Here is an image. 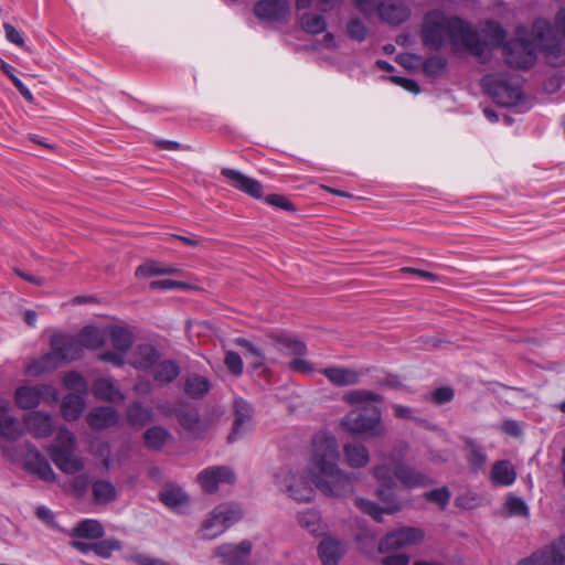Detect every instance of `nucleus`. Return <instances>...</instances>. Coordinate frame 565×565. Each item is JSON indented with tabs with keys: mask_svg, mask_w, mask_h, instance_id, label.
<instances>
[{
	"mask_svg": "<svg viewBox=\"0 0 565 565\" xmlns=\"http://www.w3.org/2000/svg\"><path fill=\"white\" fill-rule=\"evenodd\" d=\"M118 418V413L113 407L98 406L87 414L86 422L92 429L100 430L115 426Z\"/></svg>",
	"mask_w": 565,
	"mask_h": 565,
	"instance_id": "obj_22",
	"label": "nucleus"
},
{
	"mask_svg": "<svg viewBox=\"0 0 565 565\" xmlns=\"http://www.w3.org/2000/svg\"><path fill=\"white\" fill-rule=\"evenodd\" d=\"M211 388L210 381L201 375H191L185 380L184 383V393L192 398H201Z\"/></svg>",
	"mask_w": 565,
	"mask_h": 565,
	"instance_id": "obj_43",
	"label": "nucleus"
},
{
	"mask_svg": "<svg viewBox=\"0 0 565 565\" xmlns=\"http://www.w3.org/2000/svg\"><path fill=\"white\" fill-rule=\"evenodd\" d=\"M198 481L206 493H214L218 483H234L235 475L233 470L225 466H213L202 470L198 475Z\"/></svg>",
	"mask_w": 565,
	"mask_h": 565,
	"instance_id": "obj_14",
	"label": "nucleus"
},
{
	"mask_svg": "<svg viewBox=\"0 0 565 565\" xmlns=\"http://www.w3.org/2000/svg\"><path fill=\"white\" fill-rule=\"evenodd\" d=\"M93 393L96 398L107 402H120L124 395L108 379H97L93 384Z\"/></svg>",
	"mask_w": 565,
	"mask_h": 565,
	"instance_id": "obj_34",
	"label": "nucleus"
},
{
	"mask_svg": "<svg viewBox=\"0 0 565 565\" xmlns=\"http://www.w3.org/2000/svg\"><path fill=\"white\" fill-rule=\"evenodd\" d=\"M104 526L98 520L85 519L78 522L70 535L78 539L98 540L104 536Z\"/></svg>",
	"mask_w": 565,
	"mask_h": 565,
	"instance_id": "obj_29",
	"label": "nucleus"
},
{
	"mask_svg": "<svg viewBox=\"0 0 565 565\" xmlns=\"http://www.w3.org/2000/svg\"><path fill=\"white\" fill-rule=\"evenodd\" d=\"M273 339L280 347L281 351L294 358L305 356L308 352L306 343L298 338L280 333L274 335Z\"/></svg>",
	"mask_w": 565,
	"mask_h": 565,
	"instance_id": "obj_36",
	"label": "nucleus"
},
{
	"mask_svg": "<svg viewBox=\"0 0 565 565\" xmlns=\"http://www.w3.org/2000/svg\"><path fill=\"white\" fill-rule=\"evenodd\" d=\"M160 501L170 509H177L189 502V497L179 487L168 486L159 494Z\"/></svg>",
	"mask_w": 565,
	"mask_h": 565,
	"instance_id": "obj_40",
	"label": "nucleus"
},
{
	"mask_svg": "<svg viewBox=\"0 0 565 565\" xmlns=\"http://www.w3.org/2000/svg\"><path fill=\"white\" fill-rule=\"evenodd\" d=\"M76 438L66 428H60L54 443L46 449L54 465L65 473H76L84 468L83 461L74 456Z\"/></svg>",
	"mask_w": 565,
	"mask_h": 565,
	"instance_id": "obj_4",
	"label": "nucleus"
},
{
	"mask_svg": "<svg viewBox=\"0 0 565 565\" xmlns=\"http://www.w3.org/2000/svg\"><path fill=\"white\" fill-rule=\"evenodd\" d=\"M344 550L341 542L323 539L318 546V554L323 565H337Z\"/></svg>",
	"mask_w": 565,
	"mask_h": 565,
	"instance_id": "obj_30",
	"label": "nucleus"
},
{
	"mask_svg": "<svg viewBox=\"0 0 565 565\" xmlns=\"http://www.w3.org/2000/svg\"><path fill=\"white\" fill-rule=\"evenodd\" d=\"M150 288L152 290L188 289L189 285L183 281H178V280L166 278V279L152 280L150 282Z\"/></svg>",
	"mask_w": 565,
	"mask_h": 565,
	"instance_id": "obj_63",
	"label": "nucleus"
},
{
	"mask_svg": "<svg viewBox=\"0 0 565 565\" xmlns=\"http://www.w3.org/2000/svg\"><path fill=\"white\" fill-rule=\"evenodd\" d=\"M42 399L55 402L57 399V391L47 384L34 386H20L15 390L14 402L21 409H33L38 407Z\"/></svg>",
	"mask_w": 565,
	"mask_h": 565,
	"instance_id": "obj_8",
	"label": "nucleus"
},
{
	"mask_svg": "<svg viewBox=\"0 0 565 565\" xmlns=\"http://www.w3.org/2000/svg\"><path fill=\"white\" fill-rule=\"evenodd\" d=\"M565 564V535L554 541L548 548L533 553L529 558L522 559L519 565H564Z\"/></svg>",
	"mask_w": 565,
	"mask_h": 565,
	"instance_id": "obj_12",
	"label": "nucleus"
},
{
	"mask_svg": "<svg viewBox=\"0 0 565 565\" xmlns=\"http://www.w3.org/2000/svg\"><path fill=\"white\" fill-rule=\"evenodd\" d=\"M383 396L369 390H352L343 394L342 401L349 405H363L371 402L382 403Z\"/></svg>",
	"mask_w": 565,
	"mask_h": 565,
	"instance_id": "obj_41",
	"label": "nucleus"
},
{
	"mask_svg": "<svg viewBox=\"0 0 565 565\" xmlns=\"http://www.w3.org/2000/svg\"><path fill=\"white\" fill-rule=\"evenodd\" d=\"M341 426L348 433L365 437H383L386 434L382 411L374 405L350 411L341 419Z\"/></svg>",
	"mask_w": 565,
	"mask_h": 565,
	"instance_id": "obj_3",
	"label": "nucleus"
},
{
	"mask_svg": "<svg viewBox=\"0 0 565 565\" xmlns=\"http://www.w3.org/2000/svg\"><path fill=\"white\" fill-rule=\"evenodd\" d=\"M338 441L327 431L317 433L311 440V480L296 478L290 471L282 470L276 476L279 484L297 501H310L313 497L311 482L326 495L343 498L353 493L352 478L338 468Z\"/></svg>",
	"mask_w": 565,
	"mask_h": 565,
	"instance_id": "obj_1",
	"label": "nucleus"
},
{
	"mask_svg": "<svg viewBox=\"0 0 565 565\" xmlns=\"http://www.w3.org/2000/svg\"><path fill=\"white\" fill-rule=\"evenodd\" d=\"M381 3L383 0H353L355 9L366 18L376 13Z\"/></svg>",
	"mask_w": 565,
	"mask_h": 565,
	"instance_id": "obj_62",
	"label": "nucleus"
},
{
	"mask_svg": "<svg viewBox=\"0 0 565 565\" xmlns=\"http://www.w3.org/2000/svg\"><path fill=\"white\" fill-rule=\"evenodd\" d=\"M289 12L287 0H260L254 6V13L260 20L280 21Z\"/></svg>",
	"mask_w": 565,
	"mask_h": 565,
	"instance_id": "obj_20",
	"label": "nucleus"
},
{
	"mask_svg": "<svg viewBox=\"0 0 565 565\" xmlns=\"http://www.w3.org/2000/svg\"><path fill=\"white\" fill-rule=\"evenodd\" d=\"M93 499L98 504H107L117 498L115 486L107 480H96L92 484Z\"/></svg>",
	"mask_w": 565,
	"mask_h": 565,
	"instance_id": "obj_39",
	"label": "nucleus"
},
{
	"mask_svg": "<svg viewBox=\"0 0 565 565\" xmlns=\"http://www.w3.org/2000/svg\"><path fill=\"white\" fill-rule=\"evenodd\" d=\"M482 86L492 99L500 106L513 107L523 99V89L518 78L505 75L487 74Z\"/></svg>",
	"mask_w": 565,
	"mask_h": 565,
	"instance_id": "obj_5",
	"label": "nucleus"
},
{
	"mask_svg": "<svg viewBox=\"0 0 565 565\" xmlns=\"http://www.w3.org/2000/svg\"><path fill=\"white\" fill-rule=\"evenodd\" d=\"M454 398V390L448 386L438 387L431 393V401L437 405L449 403Z\"/></svg>",
	"mask_w": 565,
	"mask_h": 565,
	"instance_id": "obj_64",
	"label": "nucleus"
},
{
	"mask_svg": "<svg viewBox=\"0 0 565 565\" xmlns=\"http://www.w3.org/2000/svg\"><path fill=\"white\" fill-rule=\"evenodd\" d=\"M62 361L55 350H50L47 353L41 355L39 359L33 360L28 366L26 372L32 376H39L44 373H50L62 365Z\"/></svg>",
	"mask_w": 565,
	"mask_h": 565,
	"instance_id": "obj_24",
	"label": "nucleus"
},
{
	"mask_svg": "<svg viewBox=\"0 0 565 565\" xmlns=\"http://www.w3.org/2000/svg\"><path fill=\"white\" fill-rule=\"evenodd\" d=\"M347 463L352 468L365 467L370 460L369 450L361 444H347L343 447Z\"/></svg>",
	"mask_w": 565,
	"mask_h": 565,
	"instance_id": "obj_35",
	"label": "nucleus"
},
{
	"mask_svg": "<svg viewBox=\"0 0 565 565\" xmlns=\"http://www.w3.org/2000/svg\"><path fill=\"white\" fill-rule=\"evenodd\" d=\"M367 370H353L343 366L326 367L321 373L335 386H351L361 382Z\"/></svg>",
	"mask_w": 565,
	"mask_h": 565,
	"instance_id": "obj_19",
	"label": "nucleus"
},
{
	"mask_svg": "<svg viewBox=\"0 0 565 565\" xmlns=\"http://www.w3.org/2000/svg\"><path fill=\"white\" fill-rule=\"evenodd\" d=\"M105 332L106 337L109 338L111 345L117 351L127 353L131 348L134 335L127 327L111 324L105 329Z\"/></svg>",
	"mask_w": 565,
	"mask_h": 565,
	"instance_id": "obj_26",
	"label": "nucleus"
},
{
	"mask_svg": "<svg viewBox=\"0 0 565 565\" xmlns=\"http://www.w3.org/2000/svg\"><path fill=\"white\" fill-rule=\"evenodd\" d=\"M160 358L159 351L151 344H139L132 356V366L140 371L152 369Z\"/></svg>",
	"mask_w": 565,
	"mask_h": 565,
	"instance_id": "obj_25",
	"label": "nucleus"
},
{
	"mask_svg": "<svg viewBox=\"0 0 565 565\" xmlns=\"http://www.w3.org/2000/svg\"><path fill=\"white\" fill-rule=\"evenodd\" d=\"M408 450L404 441L396 444L388 459L393 463L395 479L407 489L425 488L435 483L434 479L426 472L403 462Z\"/></svg>",
	"mask_w": 565,
	"mask_h": 565,
	"instance_id": "obj_6",
	"label": "nucleus"
},
{
	"mask_svg": "<svg viewBox=\"0 0 565 565\" xmlns=\"http://www.w3.org/2000/svg\"><path fill=\"white\" fill-rule=\"evenodd\" d=\"M63 385L67 390L73 391V394L77 395H86L88 391L87 381L76 371L65 373L63 377Z\"/></svg>",
	"mask_w": 565,
	"mask_h": 565,
	"instance_id": "obj_47",
	"label": "nucleus"
},
{
	"mask_svg": "<svg viewBox=\"0 0 565 565\" xmlns=\"http://www.w3.org/2000/svg\"><path fill=\"white\" fill-rule=\"evenodd\" d=\"M224 364L228 372L238 377L244 372V364L241 355L235 351H227L224 358Z\"/></svg>",
	"mask_w": 565,
	"mask_h": 565,
	"instance_id": "obj_59",
	"label": "nucleus"
},
{
	"mask_svg": "<svg viewBox=\"0 0 565 565\" xmlns=\"http://www.w3.org/2000/svg\"><path fill=\"white\" fill-rule=\"evenodd\" d=\"M179 271L180 270L172 265H161L156 262H150L138 266L136 269V276L151 277L154 275H171Z\"/></svg>",
	"mask_w": 565,
	"mask_h": 565,
	"instance_id": "obj_46",
	"label": "nucleus"
},
{
	"mask_svg": "<svg viewBox=\"0 0 565 565\" xmlns=\"http://www.w3.org/2000/svg\"><path fill=\"white\" fill-rule=\"evenodd\" d=\"M446 38L456 51L468 52L479 60L488 47V42L462 18L445 17L439 13L427 17L422 29L423 44L438 51L444 46Z\"/></svg>",
	"mask_w": 565,
	"mask_h": 565,
	"instance_id": "obj_2",
	"label": "nucleus"
},
{
	"mask_svg": "<svg viewBox=\"0 0 565 565\" xmlns=\"http://www.w3.org/2000/svg\"><path fill=\"white\" fill-rule=\"evenodd\" d=\"M227 525L223 524L222 516L215 518V509L211 512V515L207 520L202 524L201 531L203 536L206 539H214L217 535L222 534Z\"/></svg>",
	"mask_w": 565,
	"mask_h": 565,
	"instance_id": "obj_51",
	"label": "nucleus"
},
{
	"mask_svg": "<svg viewBox=\"0 0 565 565\" xmlns=\"http://www.w3.org/2000/svg\"><path fill=\"white\" fill-rule=\"evenodd\" d=\"M447 66V61L441 56H430L423 63V71L429 77H437L443 74Z\"/></svg>",
	"mask_w": 565,
	"mask_h": 565,
	"instance_id": "obj_55",
	"label": "nucleus"
},
{
	"mask_svg": "<svg viewBox=\"0 0 565 565\" xmlns=\"http://www.w3.org/2000/svg\"><path fill=\"white\" fill-rule=\"evenodd\" d=\"M252 543L242 541L238 544H223L217 547L216 556L222 565H250Z\"/></svg>",
	"mask_w": 565,
	"mask_h": 565,
	"instance_id": "obj_15",
	"label": "nucleus"
},
{
	"mask_svg": "<svg viewBox=\"0 0 565 565\" xmlns=\"http://www.w3.org/2000/svg\"><path fill=\"white\" fill-rule=\"evenodd\" d=\"M425 499L430 502L437 503L441 509H445L450 500V491L447 487H441L425 493Z\"/></svg>",
	"mask_w": 565,
	"mask_h": 565,
	"instance_id": "obj_61",
	"label": "nucleus"
},
{
	"mask_svg": "<svg viewBox=\"0 0 565 565\" xmlns=\"http://www.w3.org/2000/svg\"><path fill=\"white\" fill-rule=\"evenodd\" d=\"M23 422L24 430L36 439L47 438L54 431L52 416L44 412H31L24 416Z\"/></svg>",
	"mask_w": 565,
	"mask_h": 565,
	"instance_id": "obj_17",
	"label": "nucleus"
},
{
	"mask_svg": "<svg viewBox=\"0 0 565 565\" xmlns=\"http://www.w3.org/2000/svg\"><path fill=\"white\" fill-rule=\"evenodd\" d=\"M264 201L267 204H269L270 206L276 207L278 210H282V211H287V212H291V213L297 211L295 204L289 200L288 196H286L284 194H277V193L267 194V195H265Z\"/></svg>",
	"mask_w": 565,
	"mask_h": 565,
	"instance_id": "obj_57",
	"label": "nucleus"
},
{
	"mask_svg": "<svg viewBox=\"0 0 565 565\" xmlns=\"http://www.w3.org/2000/svg\"><path fill=\"white\" fill-rule=\"evenodd\" d=\"M32 448V457L26 460L25 469L30 473L36 475L43 481L54 482L56 476L50 462L34 446Z\"/></svg>",
	"mask_w": 565,
	"mask_h": 565,
	"instance_id": "obj_23",
	"label": "nucleus"
},
{
	"mask_svg": "<svg viewBox=\"0 0 565 565\" xmlns=\"http://www.w3.org/2000/svg\"><path fill=\"white\" fill-rule=\"evenodd\" d=\"M121 544L116 539L103 540L94 543V553L100 557L108 558L115 551H119Z\"/></svg>",
	"mask_w": 565,
	"mask_h": 565,
	"instance_id": "obj_58",
	"label": "nucleus"
},
{
	"mask_svg": "<svg viewBox=\"0 0 565 565\" xmlns=\"http://www.w3.org/2000/svg\"><path fill=\"white\" fill-rule=\"evenodd\" d=\"M505 63L516 70H530L536 62L533 44L527 39H512L503 45Z\"/></svg>",
	"mask_w": 565,
	"mask_h": 565,
	"instance_id": "obj_7",
	"label": "nucleus"
},
{
	"mask_svg": "<svg viewBox=\"0 0 565 565\" xmlns=\"http://www.w3.org/2000/svg\"><path fill=\"white\" fill-rule=\"evenodd\" d=\"M180 374V366L173 360H163L157 362L152 367V376L159 385H168L172 383Z\"/></svg>",
	"mask_w": 565,
	"mask_h": 565,
	"instance_id": "obj_28",
	"label": "nucleus"
},
{
	"mask_svg": "<svg viewBox=\"0 0 565 565\" xmlns=\"http://www.w3.org/2000/svg\"><path fill=\"white\" fill-rule=\"evenodd\" d=\"M227 525L223 524L222 516L215 518V509L211 512V515L207 520L202 524L201 531L203 536L206 539H214L217 535L222 534Z\"/></svg>",
	"mask_w": 565,
	"mask_h": 565,
	"instance_id": "obj_52",
	"label": "nucleus"
},
{
	"mask_svg": "<svg viewBox=\"0 0 565 565\" xmlns=\"http://www.w3.org/2000/svg\"><path fill=\"white\" fill-rule=\"evenodd\" d=\"M221 174L226 178L235 189L256 200H264V186L256 179L249 178L238 170L230 168H223Z\"/></svg>",
	"mask_w": 565,
	"mask_h": 565,
	"instance_id": "obj_16",
	"label": "nucleus"
},
{
	"mask_svg": "<svg viewBox=\"0 0 565 565\" xmlns=\"http://www.w3.org/2000/svg\"><path fill=\"white\" fill-rule=\"evenodd\" d=\"M298 523L312 535H318L321 530L320 515L315 510H307L298 514Z\"/></svg>",
	"mask_w": 565,
	"mask_h": 565,
	"instance_id": "obj_50",
	"label": "nucleus"
},
{
	"mask_svg": "<svg viewBox=\"0 0 565 565\" xmlns=\"http://www.w3.org/2000/svg\"><path fill=\"white\" fill-rule=\"evenodd\" d=\"M505 508L511 515L527 516L529 508L525 501L515 495H509L505 501Z\"/></svg>",
	"mask_w": 565,
	"mask_h": 565,
	"instance_id": "obj_60",
	"label": "nucleus"
},
{
	"mask_svg": "<svg viewBox=\"0 0 565 565\" xmlns=\"http://www.w3.org/2000/svg\"><path fill=\"white\" fill-rule=\"evenodd\" d=\"M380 20L392 26H397L407 21L411 11L407 6L402 2H385L380 4L376 12Z\"/></svg>",
	"mask_w": 565,
	"mask_h": 565,
	"instance_id": "obj_21",
	"label": "nucleus"
},
{
	"mask_svg": "<svg viewBox=\"0 0 565 565\" xmlns=\"http://www.w3.org/2000/svg\"><path fill=\"white\" fill-rule=\"evenodd\" d=\"M532 31L534 39L540 43L542 52L546 57H554L564 61L565 53L561 43L553 35V28L550 21L536 19L533 22Z\"/></svg>",
	"mask_w": 565,
	"mask_h": 565,
	"instance_id": "obj_9",
	"label": "nucleus"
},
{
	"mask_svg": "<svg viewBox=\"0 0 565 565\" xmlns=\"http://www.w3.org/2000/svg\"><path fill=\"white\" fill-rule=\"evenodd\" d=\"M50 349L55 350L63 364L79 360L84 354L78 338L64 333H55L51 337Z\"/></svg>",
	"mask_w": 565,
	"mask_h": 565,
	"instance_id": "obj_13",
	"label": "nucleus"
},
{
	"mask_svg": "<svg viewBox=\"0 0 565 565\" xmlns=\"http://www.w3.org/2000/svg\"><path fill=\"white\" fill-rule=\"evenodd\" d=\"M466 447L468 451L466 456L468 465L473 472H478L484 467L488 457L483 448L471 439L466 441Z\"/></svg>",
	"mask_w": 565,
	"mask_h": 565,
	"instance_id": "obj_44",
	"label": "nucleus"
},
{
	"mask_svg": "<svg viewBox=\"0 0 565 565\" xmlns=\"http://www.w3.org/2000/svg\"><path fill=\"white\" fill-rule=\"evenodd\" d=\"M77 338L81 342L82 349L96 350L102 348L106 342V332L102 331L95 326L84 327Z\"/></svg>",
	"mask_w": 565,
	"mask_h": 565,
	"instance_id": "obj_33",
	"label": "nucleus"
},
{
	"mask_svg": "<svg viewBox=\"0 0 565 565\" xmlns=\"http://www.w3.org/2000/svg\"><path fill=\"white\" fill-rule=\"evenodd\" d=\"M348 36L356 42H363L367 38L369 29L360 18H352L345 25Z\"/></svg>",
	"mask_w": 565,
	"mask_h": 565,
	"instance_id": "obj_54",
	"label": "nucleus"
},
{
	"mask_svg": "<svg viewBox=\"0 0 565 565\" xmlns=\"http://www.w3.org/2000/svg\"><path fill=\"white\" fill-rule=\"evenodd\" d=\"M235 419L233 423L232 431L227 436V441L234 443L242 434L246 431L247 425L250 423L254 411L252 405L243 399L236 398L234 401Z\"/></svg>",
	"mask_w": 565,
	"mask_h": 565,
	"instance_id": "obj_18",
	"label": "nucleus"
},
{
	"mask_svg": "<svg viewBox=\"0 0 565 565\" xmlns=\"http://www.w3.org/2000/svg\"><path fill=\"white\" fill-rule=\"evenodd\" d=\"M301 28L310 34H320L326 28V19L320 14L303 13L300 19Z\"/></svg>",
	"mask_w": 565,
	"mask_h": 565,
	"instance_id": "obj_49",
	"label": "nucleus"
},
{
	"mask_svg": "<svg viewBox=\"0 0 565 565\" xmlns=\"http://www.w3.org/2000/svg\"><path fill=\"white\" fill-rule=\"evenodd\" d=\"M126 417L131 426L142 427L153 420V413L140 402H134L127 407Z\"/></svg>",
	"mask_w": 565,
	"mask_h": 565,
	"instance_id": "obj_38",
	"label": "nucleus"
},
{
	"mask_svg": "<svg viewBox=\"0 0 565 565\" xmlns=\"http://www.w3.org/2000/svg\"><path fill=\"white\" fill-rule=\"evenodd\" d=\"M235 344L242 349L245 350L246 354L250 355L253 358V369L258 370L264 365L265 362V354L264 352L257 348L253 342H250L246 338H236Z\"/></svg>",
	"mask_w": 565,
	"mask_h": 565,
	"instance_id": "obj_48",
	"label": "nucleus"
},
{
	"mask_svg": "<svg viewBox=\"0 0 565 565\" xmlns=\"http://www.w3.org/2000/svg\"><path fill=\"white\" fill-rule=\"evenodd\" d=\"M482 33L484 34L486 38L489 39L490 44L493 47H499V46L503 47V45L505 44L504 41H505L507 32L503 29V26L494 20H487L484 22V25L482 28Z\"/></svg>",
	"mask_w": 565,
	"mask_h": 565,
	"instance_id": "obj_45",
	"label": "nucleus"
},
{
	"mask_svg": "<svg viewBox=\"0 0 565 565\" xmlns=\"http://www.w3.org/2000/svg\"><path fill=\"white\" fill-rule=\"evenodd\" d=\"M158 409L162 411L164 414H174L181 427L189 431L194 438L203 437L207 429V425L201 422L200 415L195 408L182 406L170 409L164 405H158Z\"/></svg>",
	"mask_w": 565,
	"mask_h": 565,
	"instance_id": "obj_11",
	"label": "nucleus"
},
{
	"mask_svg": "<svg viewBox=\"0 0 565 565\" xmlns=\"http://www.w3.org/2000/svg\"><path fill=\"white\" fill-rule=\"evenodd\" d=\"M376 495L384 503L385 507L383 508L386 514H393L402 510L403 504L393 491V484H382L376 490Z\"/></svg>",
	"mask_w": 565,
	"mask_h": 565,
	"instance_id": "obj_42",
	"label": "nucleus"
},
{
	"mask_svg": "<svg viewBox=\"0 0 565 565\" xmlns=\"http://www.w3.org/2000/svg\"><path fill=\"white\" fill-rule=\"evenodd\" d=\"M85 395L67 394L61 403V414L65 420L72 422L81 417L85 408Z\"/></svg>",
	"mask_w": 565,
	"mask_h": 565,
	"instance_id": "obj_31",
	"label": "nucleus"
},
{
	"mask_svg": "<svg viewBox=\"0 0 565 565\" xmlns=\"http://www.w3.org/2000/svg\"><path fill=\"white\" fill-rule=\"evenodd\" d=\"M490 479L495 486L508 487L514 483L516 471L509 460H499L491 468Z\"/></svg>",
	"mask_w": 565,
	"mask_h": 565,
	"instance_id": "obj_27",
	"label": "nucleus"
},
{
	"mask_svg": "<svg viewBox=\"0 0 565 565\" xmlns=\"http://www.w3.org/2000/svg\"><path fill=\"white\" fill-rule=\"evenodd\" d=\"M222 516L223 524L227 525L228 527L233 525L235 522L241 520L242 512L239 509L228 505V504H221L215 508V518Z\"/></svg>",
	"mask_w": 565,
	"mask_h": 565,
	"instance_id": "obj_56",
	"label": "nucleus"
},
{
	"mask_svg": "<svg viewBox=\"0 0 565 565\" xmlns=\"http://www.w3.org/2000/svg\"><path fill=\"white\" fill-rule=\"evenodd\" d=\"M24 435V426L20 420L8 415V413L0 414V437L8 441H17Z\"/></svg>",
	"mask_w": 565,
	"mask_h": 565,
	"instance_id": "obj_32",
	"label": "nucleus"
},
{
	"mask_svg": "<svg viewBox=\"0 0 565 565\" xmlns=\"http://www.w3.org/2000/svg\"><path fill=\"white\" fill-rule=\"evenodd\" d=\"M171 434L161 426H152L143 434L145 446L152 451H160L167 444Z\"/></svg>",
	"mask_w": 565,
	"mask_h": 565,
	"instance_id": "obj_37",
	"label": "nucleus"
},
{
	"mask_svg": "<svg viewBox=\"0 0 565 565\" xmlns=\"http://www.w3.org/2000/svg\"><path fill=\"white\" fill-rule=\"evenodd\" d=\"M355 507L364 514L370 515L374 521L381 523L383 521V514L385 513L384 508L379 505L377 503L363 499V498H356Z\"/></svg>",
	"mask_w": 565,
	"mask_h": 565,
	"instance_id": "obj_53",
	"label": "nucleus"
},
{
	"mask_svg": "<svg viewBox=\"0 0 565 565\" xmlns=\"http://www.w3.org/2000/svg\"><path fill=\"white\" fill-rule=\"evenodd\" d=\"M424 537L419 529L404 526L387 533L379 544V551L386 553L411 544L420 542Z\"/></svg>",
	"mask_w": 565,
	"mask_h": 565,
	"instance_id": "obj_10",
	"label": "nucleus"
}]
</instances>
